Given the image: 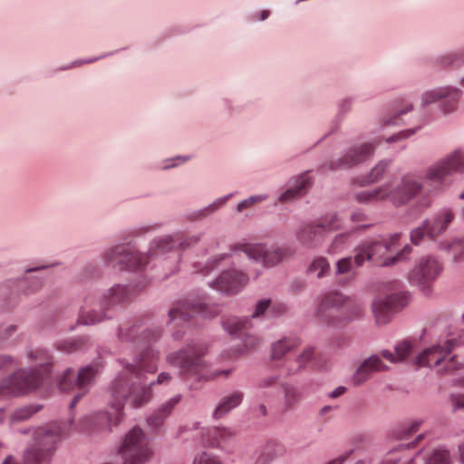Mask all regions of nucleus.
Returning <instances> with one entry per match:
<instances>
[{
  "label": "nucleus",
  "mask_w": 464,
  "mask_h": 464,
  "mask_svg": "<svg viewBox=\"0 0 464 464\" xmlns=\"http://www.w3.org/2000/svg\"><path fill=\"white\" fill-rule=\"evenodd\" d=\"M156 360L154 352L145 351L134 364L122 361L123 370L112 381L108 391L109 411L85 418L82 429L92 434L110 432L112 426L123 420L127 401L131 407L140 408L150 400L151 388L155 384H168L171 379L168 372H161L156 382L146 383L145 373L156 372Z\"/></svg>",
  "instance_id": "obj_1"
},
{
  "label": "nucleus",
  "mask_w": 464,
  "mask_h": 464,
  "mask_svg": "<svg viewBox=\"0 0 464 464\" xmlns=\"http://www.w3.org/2000/svg\"><path fill=\"white\" fill-rule=\"evenodd\" d=\"M423 189V184L414 174L404 175L398 184H385L382 187L361 191L356 194L360 203H372L388 198L393 205L401 206L409 203Z\"/></svg>",
  "instance_id": "obj_2"
},
{
  "label": "nucleus",
  "mask_w": 464,
  "mask_h": 464,
  "mask_svg": "<svg viewBox=\"0 0 464 464\" xmlns=\"http://www.w3.org/2000/svg\"><path fill=\"white\" fill-rule=\"evenodd\" d=\"M363 310L362 304L354 297L346 296L339 291L324 293L319 301L317 316L329 324H334L337 316L345 320L359 317Z\"/></svg>",
  "instance_id": "obj_3"
},
{
  "label": "nucleus",
  "mask_w": 464,
  "mask_h": 464,
  "mask_svg": "<svg viewBox=\"0 0 464 464\" xmlns=\"http://www.w3.org/2000/svg\"><path fill=\"white\" fill-rule=\"evenodd\" d=\"M400 237V234L395 233L382 240H368L363 242L355 250V266H361L367 260L382 266H389L402 260L405 255H409L411 252L410 246H405L396 256L386 257L391 248L399 242Z\"/></svg>",
  "instance_id": "obj_4"
},
{
  "label": "nucleus",
  "mask_w": 464,
  "mask_h": 464,
  "mask_svg": "<svg viewBox=\"0 0 464 464\" xmlns=\"http://www.w3.org/2000/svg\"><path fill=\"white\" fill-rule=\"evenodd\" d=\"M207 347L203 344L188 345L186 348L169 354L168 361L170 364L180 368L184 374L197 375L203 379H215L219 376L227 377L231 371L209 372L202 360Z\"/></svg>",
  "instance_id": "obj_5"
},
{
  "label": "nucleus",
  "mask_w": 464,
  "mask_h": 464,
  "mask_svg": "<svg viewBox=\"0 0 464 464\" xmlns=\"http://www.w3.org/2000/svg\"><path fill=\"white\" fill-rule=\"evenodd\" d=\"M460 344L458 338L446 340L442 344L439 343L424 350L416 359V364L436 368L440 373H450L459 369L460 363L456 356H450L451 351Z\"/></svg>",
  "instance_id": "obj_6"
},
{
  "label": "nucleus",
  "mask_w": 464,
  "mask_h": 464,
  "mask_svg": "<svg viewBox=\"0 0 464 464\" xmlns=\"http://www.w3.org/2000/svg\"><path fill=\"white\" fill-rule=\"evenodd\" d=\"M63 430L57 422H52L34 431V442L31 447V464L50 463L55 445L60 440Z\"/></svg>",
  "instance_id": "obj_7"
},
{
  "label": "nucleus",
  "mask_w": 464,
  "mask_h": 464,
  "mask_svg": "<svg viewBox=\"0 0 464 464\" xmlns=\"http://www.w3.org/2000/svg\"><path fill=\"white\" fill-rule=\"evenodd\" d=\"M150 441L140 428H133L125 436L120 448L123 464H142L152 456Z\"/></svg>",
  "instance_id": "obj_8"
},
{
  "label": "nucleus",
  "mask_w": 464,
  "mask_h": 464,
  "mask_svg": "<svg viewBox=\"0 0 464 464\" xmlns=\"http://www.w3.org/2000/svg\"><path fill=\"white\" fill-rule=\"evenodd\" d=\"M464 171V154L457 150L443 160L430 166L425 174V179L430 183L434 191H440L449 186L448 177L452 172Z\"/></svg>",
  "instance_id": "obj_9"
},
{
  "label": "nucleus",
  "mask_w": 464,
  "mask_h": 464,
  "mask_svg": "<svg viewBox=\"0 0 464 464\" xmlns=\"http://www.w3.org/2000/svg\"><path fill=\"white\" fill-rule=\"evenodd\" d=\"M52 367L53 359L47 351H31V392H39L41 396L48 394L52 387Z\"/></svg>",
  "instance_id": "obj_10"
},
{
  "label": "nucleus",
  "mask_w": 464,
  "mask_h": 464,
  "mask_svg": "<svg viewBox=\"0 0 464 464\" xmlns=\"http://www.w3.org/2000/svg\"><path fill=\"white\" fill-rule=\"evenodd\" d=\"M341 228L340 220L336 214H328L315 222L304 226L297 234L301 244L307 247H316L321 245L326 234Z\"/></svg>",
  "instance_id": "obj_11"
},
{
  "label": "nucleus",
  "mask_w": 464,
  "mask_h": 464,
  "mask_svg": "<svg viewBox=\"0 0 464 464\" xmlns=\"http://www.w3.org/2000/svg\"><path fill=\"white\" fill-rule=\"evenodd\" d=\"M98 372L97 367L87 366L81 369L76 374L73 370L67 369L57 381V386L62 392H69L78 388L81 392L77 393L70 407L73 408L81 398L87 392V387L92 382Z\"/></svg>",
  "instance_id": "obj_12"
},
{
  "label": "nucleus",
  "mask_w": 464,
  "mask_h": 464,
  "mask_svg": "<svg viewBox=\"0 0 464 464\" xmlns=\"http://www.w3.org/2000/svg\"><path fill=\"white\" fill-rule=\"evenodd\" d=\"M442 270L443 266L436 257L421 256L410 271L408 278L412 285H418L422 291L430 292L432 283L437 280Z\"/></svg>",
  "instance_id": "obj_13"
},
{
  "label": "nucleus",
  "mask_w": 464,
  "mask_h": 464,
  "mask_svg": "<svg viewBox=\"0 0 464 464\" xmlns=\"http://www.w3.org/2000/svg\"><path fill=\"white\" fill-rule=\"evenodd\" d=\"M104 259L109 266L119 270H134L145 266L149 263L150 256L147 254L136 252L130 245H121L108 250Z\"/></svg>",
  "instance_id": "obj_14"
},
{
  "label": "nucleus",
  "mask_w": 464,
  "mask_h": 464,
  "mask_svg": "<svg viewBox=\"0 0 464 464\" xmlns=\"http://www.w3.org/2000/svg\"><path fill=\"white\" fill-rule=\"evenodd\" d=\"M237 248L245 253L250 259L268 267L281 262L289 252L286 248L276 246H266L262 244H240Z\"/></svg>",
  "instance_id": "obj_15"
},
{
  "label": "nucleus",
  "mask_w": 464,
  "mask_h": 464,
  "mask_svg": "<svg viewBox=\"0 0 464 464\" xmlns=\"http://www.w3.org/2000/svg\"><path fill=\"white\" fill-rule=\"evenodd\" d=\"M29 392V371L20 368L0 380V401L19 398Z\"/></svg>",
  "instance_id": "obj_16"
},
{
  "label": "nucleus",
  "mask_w": 464,
  "mask_h": 464,
  "mask_svg": "<svg viewBox=\"0 0 464 464\" xmlns=\"http://www.w3.org/2000/svg\"><path fill=\"white\" fill-rule=\"evenodd\" d=\"M405 294H393L384 298L376 299L372 304V312L378 324H386L392 313L407 304Z\"/></svg>",
  "instance_id": "obj_17"
},
{
  "label": "nucleus",
  "mask_w": 464,
  "mask_h": 464,
  "mask_svg": "<svg viewBox=\"0 0 464 464\" xmlns=\"http://www.w3.org/2000/svg\"><path fill=\"white\" fill-rule=\"evenodd\" d=\"M218 311H212L201 303H190L188 301H181L169 310V316L171 321L187 322L189 318L199 314L203 318L214 317Z\"/></svg>",
  "instance_id": "obj_18"
},
{
  "label": "nucleus",
  "mask_w": 464,
  "mask_h": 464,
  "mask_svg": "<svg viewBox=\"0 0 464 464\" xmlns=\"http://www.w3.org/2000/svg\"><path fill=\"white\" fill-rule=\"evenodd\" d=\"M459 92L456 89L442 88L427 92L421 99L422 106L440 102L444 112L448 113L455 110Z\"/></svg>",
  "instance_id": "obj_19"
},
{
  "label": "nucleus",
  "mask_w": 464,
  "mask_h": 464,
  "mask_svg": "<svg viewBox=\"0 0 464 464\" xmlns=\"http://www.w3.org/2000/svg\"><path fill=\"white\" fill-rule=\"evenodd\" d=\"M421 438L422 435H419L416 441L400 444L398 447L389 450L382 464H418L419 459H423V458H421L420 453L412 455L410 452V449L415 447Z\"/></svg>",
  "instance_id": "obj_20"
},
{
  "label": "nucleus",
  "mask_w": 464,
  "mask_h": 464,
  "mask_svg": "<svg viewBox=\"0 0 464 464\" xmlns=\"http://www.w3.org/2000/svg\"><path fill=\"white\" fill-rule=\"evenodd\" d=\"M247 281L248 277L244 273L229 270L223 272L212 286L218 291L234 294L239 292Z\"/></svg>",
  "instance_id": "obj_21"
},
{
  "label": "nucleus",
  "mask_w": 464,
  "mask_h": 464,
  "mask_svg": "<svg viewBox=\"0 0 464 464\" xmlns=\"http://www.w3.org/2000/svg\"><path fill=\"white\" fill-rule=\"evenodd\" d=\"M138 334H140L138 336L139 343L150 342L160 337V330H151L136 324L125 323L120 326L118 335L120 340L129 342L135 340Z\"/></svg>",
  "instance_id": "obj_22"
},
{
  "label": "nucleus",
  "mask_w": 464,
  "mask_h": 464,
  "mask_svg": "<svg viewBox=\"0 0 464 464\" xmlns=\"http://www.w3.org/2000/svg\"><path fill=\"white\" fill-rule=\"evenodd\" d=\"M198 238L195 237H185L183 235H175L174 237H165L154 242L150 256L162 255L169 250L176 248H186L191 244H195Z\"/></svg>",
  "instance_id": "obj_23"
},
{
  "label": "nucleus",
  "mask_w": 464,
  "mask_h": 464,
  "mask_svg": "<svg viewBox=\"0 0 464 464\" xmlns=\"http://www.w3.org/2000/svg\"><path fill=\"white\" fill-rule=\"evenodd\" d=\"M388 368L377 355H372L364 360L353 375L352 382L359 386L367 382L373 372L386 371Z\"/></svg>",
  "instance_id": "obj_24"
},
{
  "label": "nucleus",
  "mask_w": 464,
  "mask_h": 464,
  "mask_svg": "<svg viewBox=\"0 0 464 464\" xmlns=\"http://www.w3.org/2000/svg\"><path fill=\"white\" fill-rule=\"evenodd\" d=\"M374 147L371 143H364L357 147L350 149L346 154L336 162V166L333 169L350 168L359 162H362L371 157L373 153Z\"/></svg>",
  "instance_id": "obj_25"
},
{
  "label": "nucleus",
  "mask_w": 464,
  "mask_h": 464,
  "mask_svg": "<svg viewBox=\"0 0 464 464\" xmlns=\"http://www.w3.org/2000/svg\"><path fill=\"white\" fill-rule=\"evenodd\" d=\"M278 376H267L259 381L254 397L258 402H270L275 400L279 390L277 388Z\"/></svg>",
  "instance_id": "obj_26"
},
{
  "label": "nucleus",
  "mask_w": 464,
  "mask_h": 464,
  "mask_svg": "<svg viewBox=\"0 0 464 464\" xmlns=\"http://www.w3.org/2000/svg\"><path fill=\"white\" fill-rule=\"evenodd\" d=\"M301 344L300 339L294 336H285L270 346V358L272 361L283 360L285 356L295 350Z\"/></svg>",
  "instance_id": "obj_27"
},
{
  "label": "nucleus",
  "mask_w": 464,
  "mask_h": 464,
  "mask_svg": "<svg viewBox=\"0 0 464 464\" xmlns=\"http://www.w3.org/2000/svg\"><path fill=\"white\" fill-rule=\"evenodd\" d=\"M312 183L307 174H303L296 178L293 184L280 196L281 203H288L298 197L304 195L311 187Z\"/></svg>",
  "instance_id": "obj_28"
},
{
  "label": "nucleus",
  "mask_w": 464,
  "mask_h": 464,
  "mask_svg": "<svg viewBox=\"0 0 464 464\" xmlns=\"http://www.w3.org/2000/svg\"><path fill=\"white\" fill-rule=\"evenodd\" d=\"M244 393L237 391L233 393L224 397L216 410L214 411L213 416L215 419H219L228 413L231 410L237 407L243 401Z\"/></svg>",
  "instance_id": "obj_29"
},
{
  "label": "nucleus",
  "mask_w": 464,
  "mask_h": 464,
  "mask_svg": "<svg viewBox=\"0 0 464 464\" xmlns=\"http://www.w3.org/2000/svg\"><path fill=\"white\" fill-rule=\"evenodd\" d=\"M413 352V343L410 340H404L395 347V354L391 351H382L383 358L391 362H399L404 361Z\"/></svg>",
  "instance_id": "obj_30"
},
{
  "label": "nucleus",
  "mask_w": 464,
  "mask_h": 464,
  "mask_svg": "<svg viewBox=\"0 0 464 464\" xmlns=\"http://www.w3.org/2000/svg\"><path fill=\"white\" fill-rule=\"evenodd\" d=\"M180 396L178 395L174 398H171L169 401L160 407L156 411H154L151 416H150L148 422L153 428H158L161 425L163 420L167 418V416L170 413L172 409L179 402Z\"/></svg>",
  "instance_id": "obj_31"
},
{
  "label": "nucleus",
  "mask_w": 464,
  "mask_h": 464,
  "mask_svg": "<svg viewBox=\"0 0 464 464\" xmlns=\"http://www.w3.org/2000/svg\"><path fill=\"white\" fill-rule=\"evenodd\" d=\"M453 218L454 215L450 209L446 208L439 212L431 222V228H430L431 238H435L445 231L449 224L453 220Z\"/></svg>",
  "instance_id": "obj_32"
},
{
  "label": "nucleus",
  "mask_w": 464,
  "mask_h": 464,
  "mask_svg": "<svg viewBox=\"0 0 464 464\" xmlns=\"http://www.w3.org/2000/svg\"><path fill=\"white\" fill-rule=\"evenodd\" d=\"M440 249L452 256L454 261L464 259V237L447 239L440 243Z\"/></svg>",
  "instance_id": "obj_33"
},
{
  "label": "nucleus",
  "mask_w": 464,
  "mask_h": 464,
  "mask_svg": "<svg viewBox=\"0 0 464 464\" xmlns=\"http://www.w3.org/2000/svg\"><path fill=\"white\" fill-rule=\"evenodd\" d=\"M234 432L227 428L216 427L208 431V438L205 442L212 447H220L232 438Z\"/></svg>",
  "instance_id": "obj_34"
},
{
  "label": "nucleus",
  "mask_w": 464,
  "mask_h": 464,
  "mask_svg": "<svg viewBox=\"0 0 464 464\" xmlns=\"http://www.w3.org/2000/svg\"><path fill=\"white\" fill-rule=\"evenodd\" d=\"M223 326L230 334L242 335L252 327V324L247 318L230 317L223 322Z\"/></svg>",
  "instance_id": "obj_35"
},
{
  "label": "nucleus",
  "mask_w": 464,
  "mask_h": 464,
  "mask_svg": "<svg viewBox=\"0 0 464 464\" xmlns=\"http://www.w3.org/2000/svg\"><path fill=\"white\" fill-rule=\"evenodd\" d=\"M309 275H314L317 278H323L330 274V265L324 256L314 258L307 268Z\"/></svg>",
  "instance_id": "obj_36"
},
{
  "label": "nucleus",
  "mask_w": 464,
  "mask_h": 464,
  "mask_svg": "<svg viewBox=\"0 0 464 464\" xmlns=\"http://www.w3.org/2000/svg\"><path fill=\"white\" fill-rule=\"evenodd\" d=\"M128 296L129 293L127 288L123 285H117L109 290L108 294L105 295L104 301L107 304H113L123 302Z\"/></svg>",
  "instance_id": "obj_37"
},
{
  "label": "nucleus",
  "mask_w": 464,
  "mask_h": 464,
  "mask_svg": "<svg viewBox=\"0 0 464 464\" xmlns=\"http://www.w3.org/2000/svg\"><path fill=\"white\" fill-rule=\"evenodd\" d=\"M420 424V422L419 421H411L402 424L393 430L392 437L396 440L408 439L410 436L419 430Z\"/></svg>",
  "instance_id": "obj_38"
},
{
  "label": "nucleus",
  "mask_w": 464,
  "mask_h": 464,
  "mask_svg": "<svg viewBox=\"0 0 464 464\" xmlns=\"http://www.w3.org/2000/svg\"><path fill=\"white\" fill-rule=\"evenodd\" d=\"M430 228H431V221L427 219L420 227L414 228L411 232V241L414 245H418L421 242V240L425 237L431 238V234L430 233Z\"/></svg>",
  "instance_id": "obj_39"
},
{
  "label": "nucleus",
  "mask_w": 464,
  "mask_h": 464,
  "mask_svg": "<svg viewBox=\"0 0 464 464\" xmlns=\"http://www.w3.org/2000/svg\"><path fill=\"white\" fill-rule=\"evenodd\" d=\"M104 318L105 315L102 312H97L94 309L86 311L82 308L78 321L82 324L90 325L102 322Z\"/></svg>",
  "instance_id": "obj_40"
},
{
  "label": "nucleus",
  "mask_w": 464,
  "mask_h": 464,
  "mask_svg": "<svg viewBox=\"0 0 464 464\" xmlns=\"http://www.w3.org/2000/svg\"><path fill=\"white\" fill-rule=\"evenodd\" d=\"M450 451L445 449H436L427 457V464H450Z\"/></svg>",
  "instance_id": "obj_41"
},
{
  "label": "nucleus",
  "mask_w": 464,
  "mask_h": 464,
  "mask_svg": "<svg viewBox=\"0 0 464 464\" xmlns=\"http://www.w3.org/2000/svg\"><path fill=\"white\" fill-rule=\"evenodd\" d=\"M349 236L350 233H342L335 236L328 247V253L334 255L345 249L349 243Z\"/></svg>",
  "instance_id": "obj_42"
},
{
  "label": "nucleus",
  "mask_w": 464,
  "mask_h": 464,
  "mask_svg": "<svg viewBox=\"0 0 464 464\" xmlns=\"http://www.w3.org/2000/svg\"><path fill=\"white\" fill-rule=\"evenodd\" d=\"M285 405L287 409L293 408L301 400V392L292 385L284 388Z\"/></svg>",
  "instance_id": "obj_43"
},
{
  "label": "nucleus",
  "mask_w": 464,
  "mask_h": 464,
  "mask_svg": "<svg viewBox=\"0 0 464 464\" xmlns=\"http://www.w3.org/2000/svg\"><path fill=\"white\" fill-rule=\"evenodd\" d=\"M314 357V350L312 347H306L303 350V352L296 358V362L298 363V367L296 369L299 370L304 367L310 361H312Z\"/></svg>",
  "instance_id": "obj_44"
},
{
  "label": "nucleus",
  "mask_w": 464,
  "mask_h": 464,
  "mask_svg": "<svg viewBox=\"0 0 464 464\" xmlns=\"http://www.w3.org/2000/svg\"><path fill=\"white\" fill-rule=\"evenodd\" d=\"M353 264L355 265L354 257L341 258L336 263V275H343L349 273L353 268Z\"/></svg>",
  "instance_id": "obj_45"
},
{
  "label": "nucleus",
  "mask_w": 464,
  "mask_h": 464,
  "mask_svg": "<svg viewBox=\"0 0 464 464\" xmlns=\"http://www.w3.org/2000/svg\"><path fill=\"white\" fill-rule=\"evenodd\" d=\"M387 166H388V162L380 161L372 169L370 177H369V182H375V181L379 180L382 177Z\"/></svg>",
  "instance_id": "obj_46"
},
{
  "label": "nucleus",
  "mask_w": 464,
  "mask_h": 464,
  "mask_svg": "<svg viewBox=\"0 0 464 464\" xmlns=\"http://www.w3.org/2000/svg\"><path fill=\"white\" fill-rule=\"evenodd\" d=\"M265 199H266V195H256V196H251L250 198L243 200L237 205V210L239 212L243 211L244 209H246L253 206L256 203L262 202Z\"/></svg>",
  "instance_id": "obj_47"
},
{
  "label": "nucleus",
  "mask_w": 464,
  "mask_h": 464,
  "mask_svg": "<svg viewBox=\"0 0 464 464\" xmlns=\"http://www.w3.org/2000/svg\"><path fill=\"white\" fill-rule=\"evenodd\" d=\"M26 453L27 451L24 450L23 454H9L3 459L1 464H26Z\"/></svg>",
  "instance_id": "obj_48"
},
{
  "label": "nucleus",
  "mask_w": 464,
  "mask_h": 464,
  "mask_svg": "<svg viewBox=\"0 0 464 464\" xmlns=\"http://www.w3.org/2000/svg\"><path fill=\"white\" fill-rule=\"evenodd\" d=\"M243 343L246 350H253L256 348L260 343V338L254 334H247V331L245 332L243 334Z\"/></svg>",
  "instance_id": "obj_49"
},
{
  "label": "nucleus",
  "mask_w": 464,
  "mask_h": 464,
  "mask_svg": "<svg viewBox=\"0 0 464 464\" xmlns=\"http://www.w3.org/2000/svg\"><path fill=\"white\" fill-rule=\"evenodd\" d=\"M230 196L231 195H228V196L224 197V198H218L213 204L209 205L208 208L203 209L200 212V216L201 217H205V216L208 215L209 213H212V212L216 211L218 208H219L220 207H222L223 205L226 204V202L228 200Z\"/></svg>",
  "instance_id": "obj_50"
},
{
  "label": "nucleus",
  "mask_w": 464,
  "mask_h": 464,
  "mask_svg": "<svg viewBox=\"0 0 464 464\" xmlns=\"http://www.w3.org/2000/svg\"><path fill=\"white\" fill-rule=\"evenodd\" d=\"M194 464H221L220 461L214 456L202 452L198 454L194 460Z\"/></svg>",
  "instance_id": "obj_51"
},
{
  "label": "nucleus",
  "mask_w": 464,
  "mask_h": 464,
  "mask_svg": "<svg viewBox=\"0 0 464 464\" xmlns=\"http://www.w3.org/2000/svg\"><path fill=\"white\" fill-rule=\"evenodd\" d=\"M29 418V408L28 407H23L20 409H17L11 416V422L15 423L19 421H23L24 420H27Z\"/></svg>",
  "instance_id": "obj_52"
},
{
  "label": "nucleus",
  "mask_w": 464,
  "mask_h": 464,
  "mask_svg": "<svg viewBox=\"0 0 464 464\" xmlns=\"http://www.w3.org/2000/svg\"><path fill=\"white\" fill-rule=\"evenodd\" d=\"M270 299H263L257 302L252 317L256 318L265 314L266 311H269Z\"/></svg>",
  "instance_id": "obj_53"
},
{
  "label": "nucleus",
  "mask_w": 464,
  "mask_h": 464,
  "mask_svg": "<svg viewBox=\"0 0 464 464\" xmlns=\"http://www.w3.org/2000/svg\"><path fill=\"white\" fill-rule=\"evenodd\" d=\"M285 311H286L285 304H284L282 303H277V302H275V303L270 302L269 313L272 314L273 315L283 314L285 313Z\"/></svg>",
  "instance_id": "obj_54"
},
{
  "label": "nucleus",
  "mask_w": 464,
  "mask_h": 464,
  "mask_svg": "<svg viewBox=\"0 0 464 464\" xmlns=\"http://www.w3.org/2000/svg\"><path fill=\"white\" fill-rule=\"evenodd\" d=\"M273 459V456L269 450H263L260 452L256 459L255 464H269Z\"/></svg>",
  "instance_id": "obj_55"
},
{
  "label": "nucleus",
  "mask_w": 464,
  "mask_h": 464,
  "mask_svg": "<svg viewBox=\"0 0 464 464\" xmlns=\"http://www.w3.org/2000/svg\"><path fill=\"white\" fill-rule=\"evenodd\" d=\"M16 330L15 325L8 324L0 327V341L5 340L8 336L12 335Z\"/></svg>",
  "instance_id": "obj_56"
},
{
  "label": "nucleus",
  "mask_w": 464,
  "mask_h": 464,
  "mask_svg": "<svg viewBox=\"0 0 464 464\" xmlns=\"http://www.w3.org/2000/svg\"><path fill=\"white\" fill-rule=\"evenodd\" d=\"M413 133H415L414 129L406 130L401 131L396 136H392V137L389 138L387 140V141L392 142V141L398 140L400 139H406V138L410 137L411 135H412Z\"/></svg>",
  "instance_id": "obj_57"
},
{
  "label": "nucleus",
  "mask_w": 464,
  "mask_h": 464,
  "mask_svg": "<svg viewBox=\"0 0 464 464\" xmlns=\"http://www.w3.org/2000/svg\"><path fill=\"white\" fill-rule=\"evenodd\" d=\"M454 409L464 408V394H454L451 397Z\"/></svg>",
  "instance_id": "obj_58"
},
{
  "label": "nucleus",
  "mask_w": 464,
  "mask_h": 464,
  "mask_svg": "<svg viewBox=\"0 0 464 464\" xmlns=\"http://www.w3.org/2000/svg\"><path fill=\"white\" fill-rule=\"evenodd\" d=\"M14 362V359L12 356L7 354H0V371L12 364Z\"/></svg>",
  "instance_id": "obj_59"
},
{
  "label": "nucleus",
  "mask_w": 464,
  "mask_h": 464,
  "mask_svg": "<svg viewBox=\"0 0 464 464\" xmlns=\"http://www.w3.org/2000/svg\"><path fill=\"white\" fill-rule=\"evenodd\" d=\"M351 219L353 222H361L366 219V216L360 211H355L351 215Z\"/></svg>",
  "instance_id": "obj_60"
},
{
  "label": "nucleus",
  "mask_w": 464,
  "mask_h": 464,
  "mask_svg": "<svg viewBox=\"0 0 464 464\" xmlns=\"http://www.w3.org/2000/svg\"><path fill=\"white\" fill-rule=\"evenodd\" d=\"M345 390H346L345 387L339 386L329 393V397H331L333 399L337 398V397L343 395L345 392Z\"/></svg>",
  "instance_id": "obj_61"
},
{
  "label": "nucleus",
  "mask_w": 464,
  "mask_h": 464,
  "mask_svg": "<svg viewBox=\"0 0 464 464\" xmlns=\"http://www.w3.org/2000/svg\"><path fill=\"white\" fill-rule=\"evenodd\" d=\"M349 455L350 453H345L327 462L326 464H343L348 459Z\"/></svg>",
  "instance_id": "obj_62"
},
{
  "label": "nucleus",
  "mask_w": 464,
  "mask_h": 464,
  "mask_svg": "<svg viewBox=\"0 0 464 464\" xmlns=\"http://www.w3.org/2000/svg\"><path fill=\"white\" fill-rule=\"evenodd\" d=\"M420 206H421L424 208H427L430 206V201L427 198H423L420 201Z\"/></svg>",
  "instance_id": "obj_63"
},
{
  "label": "nucleus",
  "mask_w": 464,
  "mask_h": 464,
  "mask_svg": "<svg viewBox=\"0 0 464 464\" xmlns=\"http://www.w3.org/2000/svg\"><path fill=\"white\" fill-rule=\"evenodd\" d=\"M459 450L460 460H461V462L464 463V443L459 445Z\"/></svg>",
  "instance_id": "obj_64"
}]
</instances>
